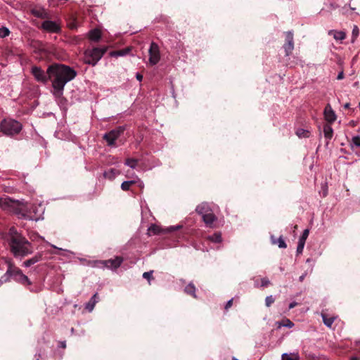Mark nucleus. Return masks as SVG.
Listing matches in <instances>:
<instances>
[{"label":"nucleus","mask_w":360,"mask_h":360,"mask_svg":"<svg viewBox=\"0 0 360 360\" xmlns=\"http://www.w3.org/2000/svg\"><path fill=\"white\" fill-rule=\"evenodd\" d=\"M47 73L50 79H52L53 94L57 98L62 96L65 84L77 76L74 69L60 64L49 66Z\"/></svg>","instance_id":"f257e3e1"},{"label":"nucleus","mask_w":360,"mask_h":360,"mask_svg":"<svg viewBox=\"0 0 360 360\" xmlns=\"http://www.w3.org/2000/svg\"><path fill=\"white\" fill-rule=\"evenodd\" d=\"M47 73L50 79H52L53 94L57 98L62 96L65 84L77 76L74 69L60 64L49 66Z\"/></svg>","instance_id":"f03ea898"},{"label":"nucleus","mask_w":360,"mask_h":360,"mask_svg":"<svg viewBox=\"0 0 360 360\" xmlns=\"http://www.w3.org/2000/svg\"><path fill=\"white\" fill-rule=\"evenodd\" d=\"M10 250L14 257L22 259L33 252V247L22 235H14L8 239Z\"/></svg>","instance_id":"7ed1b4c3"},{"label":"nucleus","mask_w":360,"mask_h":360,"mask_svg":"<svg viewBox=\"0 0 360 360\" xmlns=\"http://www.w3.org/2000/svg\"><path fill=\"white\" fill-rule=\"evenodd\" d=\"M106 51V46L86 49L84 53V63L95 66L102 58Z\"/></svg>","instance_id":"20e7f679"},{"label":"nucleus","mask_w":360,"mask_h":360,"mask_svg":"<svg viewBox=\"0 0 360 360\" xmlns=\"http://www.w3.org/2000/svg\"><path fill=\"white\" fill-rule=\"evenodd\" d=\"M195 210L202 216V220L207 226L210 228L214 227L213 224L217 220V217L208 203L202 202L197 206Z\"/></svg>","instance_id":"39448f33"},{"label":"nucleus","mask_w":360,"mask_h":360,"mask_svg":"<svg viewBox=\"0 0 360 360\" xmlns=\"http://www.w3.org/2000/svg\"><path fill=\"white\" fill-rule=\"evenodd\" d=\"M22 124L13 119H4L0 124L1 131L6 136H14L20 133Z\"/></svg>","instance_id":"423d86ee"},{"label":"nucleus","mask_w":360,"mask_h":360,"mask_svg":"<svg viewBox=\"0 0 360 360\" xmlns=\"http://www.w3.org/2000/svg\"><path fill=\"white\" fill-rule=\"evenodd\" d=\"M7 263L8 269L6 272V274L8 276V278L10 276H12L13 277L15 281L23 285L31 284V281H30L28 277L26 275H25L19 268L15 266L11 260H8Z\"/></svg>","instance_id":"0eeeda50"},{"label":"nucleus","mask_w":360,"mask_h":360,"mask_svg":"<svg viewBox=\"0 0 360 360\" xmlns=\"http://www.w3.org/2000/svg\"><path fill=\"white\" fill-rule=\"evenodd\" d=\"M123 259L121 257H116L114 259L108 260H100L93 262V266L99 268H108L112 270L117 269L122 263Z\"/></svg>","instance_id":"6e6552de"},{"label":"nucleus","mask_w":360,"mask_h":360,"mask_svg":"<svg viewBox=\"0 0 360 360\" xmlns=\"http://www.w3.org/2000/svg\"><path fill=\"white\" fill-rule=\"evenodd\" d=\"M19 207L18 201L13 200L8 197L0 198V207L7 212L18 214Z\"/></svg>","instance_id":"1a4fd4ad"},{"label":"nucleus","mask_w":360,"mask_h":360,"mask_svg":"<svg viewBox=\"0 0 360 360\" xmlns=\"http://www.w3.org/2000/svg\"><path fill=\"white\" fill-rule=\"evenodd\" d=\"M123 131L124 129L122 127L112 129L103 135V139L106 141L109 146H114L115 141L120 136Z\"/></svg>","instance_id":"9d476101"},{"label":"nucleus","mask_w":360,"mask_h":360,"mask_svg":"<svg viewBox=\"0 0 360 360\" xmlns=\"http://www.w3.org/2000/svg\"><path fill=\"white\" fill-rule=\"evenodd\" d=\"M148 53L150 64L151 65H156L160 60V52L158 45L155 42H152Z\"/></svg>","instance_id":"9b49d317"},{"label":"nucleus","mask_w":360,"mask_h":360,"mask_svg":"<svg viewBox=\"0 0 360 360\" xmlns=\"http://www.w3.org/2000/svg\"><path fill=\"white\" fill-rule=\"evenodd\" d=\"M41 28L49 33H60L61 32L60 24L56 21L44 20L41 23Z\"/></svg>","instance_id":"f8f14e48"},{"label":"nucleus","mask_w":360,"mask_h":360,"mask_svg":"<svg viewBox=\"0 0 360 360\" xmlns=\"http://www.w3.org/2000/svg\"><path fill=\"white\" fill-rule=\"evenodd\" d=\"M31 72H32V74L33 75L34 79L39 82L45 84L50 79L47 72H45L39 67H37V66L32 67Z\"/></svg>","instance_id":"ddd939ff"},{"label":"nucleus","mask_w":360,"mask_h":360,"mask_svg":"<svg viewBox=\"0 0 360 360\" xmlns=\"http://www.w3.org/2000/svg\"><path fill=\"white\" fill-rule=\"evenodd\" d=\"M283 49L286 56H289L294 49L293 34L291 32L285 33V43L283 45Z\"/></svg>","instance_id":"4468645a"},{"label":"nucleus","mask_w":360,"mask_h":360,"mask_svg":"<svg viewBox=\"0 0 360 360\" xmlns=\"http://www.w3.org/2000/svg\"><path fill=\"white\" fill-rule=\"evenodd\" d=\"M324 117L325 120L329 122L333 123L336 120V115L334 112V110L332 109L330 104H327L324 109Z\"/></svg>","instance_id":"2eb2a0df"},{"label":"nucleus","mask_w":360,"mask_h":360,"mask_svg":"<svg viewBox=\"0 0 360 360\" xmlns=\"http://www.w3.org/2000/svg\"><path fill=\"white\" fill-rule=\"evenodd\" d=\"M32 14L41 19H45L49 17V14L44 8H34L31 11Z\"/></svg>","instance_id":"dca6fc26"},{"label":"nucleus","mask_w":360,"mask_h":360,"mask_svg":"<svg viewBox=\"0 0 360 360\" xmlns=\"http://www.w3.org/2000/svg\"><path fill=\"white\" fill-rule=\"evenodd\" d=\"M328 34L333 36L336 41H342L346 38V33L344 31L330 30L328 31Z\"/></svg>","instance_id":"f3484780"},{"label":"nucleus","mask_w":360,"mask_h":360,"mask_svg":"<svg viewBox=\"0 0 360 360\" xmlns=\"http://www.w3.org/2000/svg\"><path fill=\"white\" fill-rule=\"evenodd\" d=\"M42 259V255L41 253L36 254L32 258L27 259L22 264V266L25 267H30V266L40 262Z\"/></svg>","instance_id":"a211bd4d"},{"label":"nucleus","mask_w":360,"mask_h":360,"mask_svg":"<svg viewBox=\"0 0 360 360\" xmlns=\"http://www.w3.org/2000/svg\"><path fill=\"white\" fill-rule=\"evenodd\" d=\"M98 294L95 293L90 300L86 304L85 309H87L89 311H92L96 304L98 302Z\"/></svg>","instance_id":"6ab92c4d"},{"label":"nucleus","mask_w":360,"mask_h":360,"mask_svg":"<svg viewBox=\"0 0 360 360\" xmlns=\"http://www.w3.org/2000/svg\"><path fill=\"white\" fill-rule=\"evenodd\" d=\"M101 37V31L98 29H94L89 32V38L91 41H98Z\"/></svg>","instance_id":"aec40b11"},{"label":"nucleus","mask_w":360,"mask_h":360,"mask_svg":"<svg viewBox=\"0 0 360 360\" xmlns=\"http://www.w3.org/2000/svg\"><path fill=\"white\" fill-rule=\"evenodd\" d=\"M272 244L277 245L280 248H286L287 245L282 236L276 239L274 236L271 237Z\"/></svg>","instance_id":"412c9836"},{"label":"nucleus","mask_w":360,"mask_h":360,"mask_svg":"<svg viewBox=\"0 0 360 360\" xmlns=\"http://www.w3.org/2000/svg\"><path fill=\"white\" fill-rule=\"evenodd\" d=\"M136 183H139V186H141L142 182H141L139 180L137 181L135 180H131V181H125L122 182L121 184V188L125 191H129L130 187L132 185L135 184Z\"/></svg>","instance_id":"4be33fe9"},{"label":"nucleus","mask_w":360,"mask_h":360,"mask_svg":"<svg viewBox=\"0 0 360 360\" xmlns=\"http://www.w3.org/2000/svg\"><path fill=\"white\" fill-rule=\"evenodd\" d=\"M323 134L326 139L330 140L333 135V130L330 124H325L323 126Z\"/></svg>","instance_id":"5701e85b"},{"label":"nucleus","mask_w":360,"mask_h":360,"mask_svg":"<svg viewBox=\"0 0 360 360\" xmlns=\"http://www.w3.org/2000/svg\"><path fill=\"white\" fill-rule=\"evenodd\" d=\"M118 174V171L115 169H110L103 173V176L106 179H113Z\"/></svg>","instance_id":"b1692460"},{"label":"nucleus","mask_w":360,"mask_h":360,"mask_svg":"<svg viewBox=\"0 0 360 360\" xmlns=\"http://www.w3.org/2000/svg\"><path fill=\"white\" fill-rule=\"evenodd\" d=\"M269 285H271V281L266 277H264V278H261L260 284H259L257 281H255V284H254L255 288H259V287L264 288V287H267Z\"/></svg>","instance_id":"393cba45"},{"label":"nucleus","mask_w":360,"mask_h":360,"mask_svg":"<svg viewBox=\"0 0 360 360\" xmlns=\"http://www.w3.org/2000/svg\"><path fill=\"white\" fill-rule=\"evenodd\" d=\"M300 356L297 353H284L282 354V360H299Z\"/></svg>","instance_id":"a878e982"},{"label":"nucleus","mask_w":360,"mask_h":360,"mask_svg":"<svg viewBox=\"0 0 360 360\" xmlns=\"http://www.w3.org/2000/svg\"><path fill=\"white\" fill-rule=\"evenodd\" d=\"M184 290L185 292L187 293L188 295H191L195 298L196 297L195 287L193 283H191L188 285H186Z\"/></svg>","instance_id":"bb28decb"},{"label":"nucleus","mask_w":360,"mask_h":360,"mask_svg":"<svg viewBox=\"0 0 360 360\" xmlns=\"http://www.w3.org/2000/svg\"><path fill=\"white\" fill-rule=\"evenodd\" d=\"M207 239L213 243H220L221 241V234L220 232H216L212 236H209Z\"/></svg>","instance_id":"cd10ccee"},{"label":"nucleus","mask_w":360,"mask_h":360,"mask_svg":"<svg viewBox=\"0 0 360 360\" xmlns=\"http://www.w3.org/2000/svg\"><path fill=\"white\" fill-rule=\"evenodd\" d=\"M321 316H322V319H323L324 324L327 327L330 328L334 322L335 317H328L324 314H322Z\"/></svg>","instance_id":"c85d7f7f"},{"label":"nucleus","mask_w":360,"mask_h":360,"mask_svg":"<svg viewBox=\"0 0 360 360\" xmlns=\"http://www.w3.org/2000/svg\"><path fill=\"white\" fill-rule=\"evenodd\" d=\"M129 51H130V49L129 48H127V49H125L123 50L112 51L110 53V55L111 56H114V57L124 56H126L129 52Z\"/></svg>","instance_id":"c756f323"},{"label":"nucleus","mask_w":360,"mask_h":360,"mask_svg":"<svg viewBox=\"0 0 360 360\" xmlns=\"http://www.w3.org/2000/svg\"><path fill=\"white\" fill-rule=\"evenodd\" d=\"M359 34V30L357 25H354L352 31L351 43L354 44Z\"/></svg>","instance_id":"7c9ffc66"},{"label":"nucleus","mask_w":360,"mask_h":360,"mask_svg":"<svg viewBox=\"0 0 360 360\" xmlns=\"http://www.w3.org/2000/svg\"><path fill=\"white\" fill-rule=\"evenodd\" d=\"M296 134L300 138H306L309 136V131L304 129H298L296 131Z\"/></svg>","instance_id":"2f4dec72"},{"label":"nucleus","mask_w":360,"mask_h":360,"mask_svg":"<svg viewBox=\"0 0 360 360\" xmlns=\"http://www.w3.org/2000/svg\"><path fill=\"white\" fill-rule=\"evenodd\" d=\"M137 160L133 158H129L126 160L125 165L129 167L134 169L137 165Z\"/></svg>","instance_id":"473e14b6"},{"label":"nucleus","mask_w":360,"mask_h":360,"mask_svg":"<svg viewBox=\"0 0 360 360\" xmlns=\"http://www.w3.org/2000/svg\"><path fill=\"white\" fill-rule=\"evenodd\" d=\"M351 146L354 147H360V136H355L352 139L351 141Z\"/></svg>","instance_id":"72a5a7b5"},{"label":"nucleus","mask_w":360,"mask_h":360,"mask_svg":"<svg viewBox=\"0 0 360 360\" xmlns=\"http://www.w3.org/2000/svg\"><path fill=\"white\" fill-rule=\"evenodd\" d=\"M9 34H10V31L7 27H3L0 28V37L4 38V37L8 36Z\"/></svg>","instance_id":"f704fd0d"},{"label":"nucleus","mask_w":360,"mask_h":360,"mask_svg":"<svg viewBox=\"0 0 360 360\" xmlns=\"http://www.w3.org/2000/svg\"><path fill=\"white\" fill-rule=\"evenodd\" d=\"M293 326H294V323L291 321H290L289 319H286L283 321V323H279L278 327L280 328L281 326H284V327L290 328Z\"/></svg>","instance_id":"c9c22d12"},{"label":"nucleus","mask_w":360,"mask_h":360,"mask_svg":"<svg viewBox=\"0 0 360 360\" xmlns=\"http://www.w3.org/2000/svg\"><path fill=\"white\" fill-rule=\"evenodd\" d=\"M309 229H305L304 230L302 236H300V238H299V240L300 241H302V242H304L305 243L306 242V240L307 238H308L309 236Z\"/></svg>","instance_id":"e433bc0d"},{"label":"nucleus","mask_w":360,"mask_h":360,"mask_svg":"<svg viewBox=\"0 0 360 360\" xmlns=\"http://www.w3.org/2000/svg\"><path fill=\"white\" fill-rule=\"evenodd\" d=\"M275 301V299L272 295L267 296L265 299V304L267 307H269Z\"/></svg>","instance_id":"4c0bfd02"},{"label":"nucleus","mask_w":360,"mask_h":360,"mask_svg":"<svg viewBox=\"0 0 360 360\" xmlns=\"http://www.w3.org/2000/svg\"><path fill=\"white\" fill-rule=\"evenodd\" d=\"M305 243L302 241H298V245L297 247V254H302L304 248Z\"/></svg>","instance_id":"58836bf2"},{"label":"nucleus","mask_w":360,"mask_h":360,"mask_svg":"<svg viewBox=\"0 0 360 360\" xmlns=\"http://www.w3.org/2000/svg\"><path fill=\"white\" fill-rule=\"evenodd\" d=\"M153 271H150L144 272L143 274V277L144 278L147 279L149 283H150V279L153 278Z\"/></svg>","instance_id":"ea45409f"},{"label":"nucleus","mask_w":360,"mask_h":360,"mask_svg":"<svg viewBox=\"0 0 360 360\" xmlns=\"http://www.w3.org/2000/svg\"><path fill=\"white\" fill-rule=\"evenodd\" d=\"M14 235H20L14 227L9 229V236L11 238Z\"/></svg>","instance_id":"a19ab883"},{"label":"nucleus","mask_w":360,"mask_h":360,"mask_svg":"<svg viewBox=\"0 0 360 360\" xmlns=\"http://www.w3.org/2000/svg\"><path fill=\"white\" fill-rule=\"evenodd\" d=\"M148 231L153 232V233H160V229L156 226H152L149 228Z\"/></svg>","instance_id":"79ce46f5"},{"label":"nucleus","mask_w":360,"mask_h":360,"mask_svg":"<svg viewBox=\"0 0 360 360\" xmlns=\"http://www.w3.org/2000/svg\"><path fill=\"white\" fill-rule=\"evenodd\" d=\"M179 228H180V226H172L167 228V231H168V232L174 231L175 230L179 229Z\"/></svg>","instance_id":"37998d69"},{"label":"nucleus","mask_w":360,"mask_h":360,"mask_svg":"<svg viewBox=\"0 0 360 360\" xmlns=\"http://www.w3.org/2000/svg\"><path fill=\"white\" fill-rule=\"evenodd\" d=\"M232 303L233 299L229 300L226 304L225 309H228L229 308H230L232 306Z\"/></svg>","instance_id":"c03bdc74"},{"label":"nucleus","mask_w":360,"mask_h":360,"mask_svg":"<svg viewBox=\"0 0 360 360\" xmlns=\"http://www.w3.org/2000/svg\"><path fill=\"white\" fill-rule=\"evenodd\" d=\"M344 78V73L343 72H340L338 75V77H337V79L338 80H340V79H342Z\"/></svg>","instance_id":"a18cd8bd"},{"label":"nucleus","mask_w":360,"mask_h":360,"mask_svg":"<svg viewBox=\"0 0 360 360\" xmlns=\"http://www.w3.org/2000/svg\"><path fill=\"white\" fill-rule=\"evenodd\" d=\"M307 274V272H305V273H304L302 275H301V276H300V278H299V281H300V282H302V281H304V278L306 277Z\"/></svg>","instance_id":"49530a36"},{"label":"nucleus","mask_w":360,"mask_h":360,"mask_svg":"<svg viewBox=\"0 0 360 360\" xmlns=\"http://www.w3.org/2000/svg\"><path fill=\"white\" fill-rule=\"evenodd\" d=\"M136 77L137 80H139V82H141L143 79V75H141L140 73H137L136 75Z\"/></svg>","instance_id":"de8ad7c7"},{"label":"nucleus","mask_w":360,"mask_h":360,"mask_svg":"<svg viewBox=\"0 0 360 360\" xmlns=\"http://www.w3.org/2000/svg\"><path fill=\"white\" fill-rule=\"evenodd\" d=\"M297 305V303L296 302H292L289 304V309H291L296 307Z\"/></svg>","instance_id":"09e8293b"},{"label":"nucleus","mask_w":360,"mask_h":360,"mask_svg":"<svg viewBox=\"0 0 360 360\" xmlns=\"http://www.w3.org/2000/svg\"><path fill=\"white\" fill-rule=\"evenodd\" d=\"M344 108H349V103H347L344 105Z\"/></svg>","instance_id":"8fccbe9b"},{"label":"nucleus","mask_w":360,"mask_h":360,"mask_svg":"<svg viewBox=\"0 0 360 360\" xmlns=\"http://www.w3.org/2000/svg\"><path fill=\"white\" fill-rule=\"evenodd\" d=\"M51 247H53V248H56V249H58V250H63V249H62V248H59L56 247V245H51Z\"/></svg>","instance_id":"3c124183"},{"label":"nucleus","mask_w":360,"mask_h":360,"mask_svg":"<svg viewBox=\"0 0 360 360\" xmlns=\"http://www.w3.org/2000/svg\"><path fill=\"white\" fill-rule=\"evenodd\" d=\"M61 347H62L63 348H65V347H66L65 342H61Z\"/></svg>","instance_id":"603ef678"},{"label":"nucleus","mask_w":360,"mask_h":360,"mask_svg":"<svg viewBox=\"0 0 360 360\" xmlns=\"http://www.w3.org/2000/svg\"><path fill=\"white\" fill-rule=\"evenodd\" d=\"M310 261H311V259L309 258V259H307V261H306V262H310Z\"/></svg>","instance_id":"864d4df0"},{"label":"nucleus","mask_w":360,"mask_h":360,"mask_svg":"<svg viewBox=\"0 0 360 360\" xmlns=\"http://www.w3.org/2000/svg\"><path fill=\"white\" fill-rule=\"evenodd\" d=\"M359 108H360V103H359Z\"/></svg>","instance_id":"5fc2aeb1"},{"label":"nucleus","mask_w":360,"mask_h":360,"mask_svg":"<svg viewBox=\"0 0 360 360\" xmlns=\"http://www.w3.org/2000/svg\"><path fill=\"white\" fill-rule=\"evenodd\" d=\"M36 360H39V359L38 358V359H37Z\"/></svg>","instance_id":"6e6d98bb"},{"label":"nucleus","mask_w":360,"mask_h":360,"mask_svg":"<svg viewBox=\"0 0 360 360\" xmlns=\"http://www.w3.org/2000/svg\"><path fill=\"white\" fill-rule=\"evenodd\" d=\"M233 360H238V359H233Z\"/></svg>","instance_id":"4d7b16f0"}]
</instances>
